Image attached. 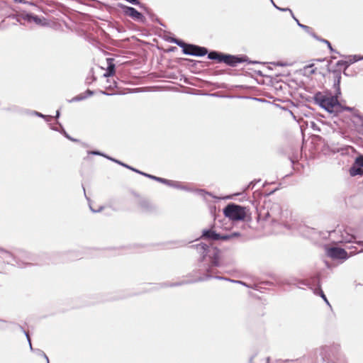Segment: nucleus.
I'll return each instance as SVG.
<instances>
[{"label":"nucleus","mask_w":363,"mask_h":363,"mask_svg":"<svg viewBox=\"0 0 363 363\" xmlns=\"http://www.w3.org/2000/svg\"><path fill=\"white\" fill-rule=\"evenodd\" d=\"M335 86H337L335 96L323 92H318L314 96L315 102L329 113H337L340 110V104L337 100L338 95L340 94V79H337Z\"/></svg>","instance_id":"1"},{"label":"nucleus","mask_w":363,"mask_h":363,"mask_svg":"<svg viewBox=\"0 0 363 363\" xmlns=\"http://www.w3.org/2000/svg\"><path fill=\"white\" fill-rule=\"evenodd\" d=\"M225 217L232 220H242L246 216V208L232 203L228 205L223 210Z\"/></svg>","instance_id":"2"},{"label":"nucleus","mask_w":363,"mask_h":363,"mask_svg":"<svg viewBox=\"0 0 363 363\" xmlns=\"http://www.w3.org/2000/svg\"><path fill=\"white\" fill-rule=\"evenodd\" d=\"M175 43L183 48L184 53L186 55L203 56L207 53V50L204 48H201L193 45H186L184 43L176 40Z\"/></svg>","instance_id":"3"},{"label":"nucleus","mask_w":363,"mask_h":363,"mask_svg":"<svg viewBox=\"0 0 363 363\" xmlns=\"http://www.w3.org/2000/svg\"><path fill=\"white\" fill-rule=\"evenodd\" d=\"M198 250L205 254L204 256H208L214 266H219V253L220 251L216 247H209L206 244H199L197 246Z\"/></svg>","instance_id":"4"},{"label":"nucleus","mask_w":363,"mask_h":363,"mask_svg":"<svg viewBox=\"0 0 363 363\" xmlns=\"http://www.w3.org/2000/svg\"><path fill=\"white\" fill-rule=\"evenodd\" d=\"M208 58L211 60H218V62H224L226 64L235 66L236 64L240 62V60L232 55H220L216 52H211L208 54Z\"/></svg>","instance_id":"5"},{"label":"nucleus","mask_w":363,"mask_h":363,"mask_svg":"<svg viewBox=\"0 0 363 363\" xmlns=\"http://www.w3.org/2000/svg\"><path fill=\"white\" fill-rule=\"evenodd\" d=\"M326 255L334 259L345 260L348 258L347 252L344 249L335 247L327 248Z\"/></svg>","instance_id":"6"},{"label":"nucleus","mask_w":363,"mask_h":363,"mask_svg":"<svg viewBox=\"0 0 363 363\" xmlns=\"http://www.w3.org/2000/svg\"><path fill=\"white\" fill-rule=\"evenodd\" d=\"M202 236L204 238H208V239L218 240H228L230 238H231L233 235L220 236L219 234L216 233V232H214L212 230H205L203 231Z\"/></svg>","instance_id":"7"},{"label":"nucleus","mask_w":363,"mask_h":363,"mask_svg":"<svg viewBox=\"0 0 363 363\" xmlns=\"http://www.w3.org/2000/svg\"><path fill=\"white\" fill-rule=\"evenodd\" d=\"M125 13L133 18L134 20H137L139 21H143L144 19V16L143 14L140 12H138L137 10H135L133 7L126 6L125 8Z\"/></svg>","instance_id":"8"},{"label":"nucleus","mask_w":363,"mask_h":363,"mask_svg":"<svg viewBox=\"0 0 363 363\" xmlns=\"http://www.w3.org/2000/svg\"><path fill=\"white\" fill-rule=\"evenodd\" d=\"M360 60H363V56L361 57V56H359V55H350L347 57V61H341V62H338V65H346V67H347L350 65L355 62H357Z\"/></svg>","instance_id":"9"},{"label":"nucleus","mask_w":363,"mask_h":363,"mask_svg":"<svg viewBox=\"0 0 363 363\" xmlns=\"http://www.w3.org/2000/svg\"><path fill=\"white\" fill-rule=\"evenodd\" d=\"M350 174L352 177H354L357 175H362L363 169L360 167L356 166V164L354 163L350 169Z\"/></svg>","instance_id":"10"},{"label":"nucleus","mask_w":363,"mask_h":363,"mask_svg":"<svg viewBox=\"0 0 363 363\" xmlns=\"http://www.w3.org/2000/svg\"><path fill=\"white\" fill-rule=\"evenodd\" d=\"M315 72V69H313V65H309L308 66L304 67L303 68V73L305 75L309 76L313 74H314Z\"/></svg>","instance_id":"11"},{"label":"nucleus","mask_w":363,"mask_h":363,"mask_svg":"<svg viewBox=\"0 0 363 363\" xmlns=\"http://www.w3.org/2000/svg\"><path fill=\"white\" fill-rule=\"evenodd\" d=\"M26 19L30 22L33 21L37 24H40L42 22L41 19L39 18L38 16L29 14L26 15Z\"/></svg>","instance_id":"12"},{"label":"nucleus","mask_w":363,"mask_h":363,"mask_svg":"<svg viewBox=\"0 0 363 363\" xmlns=\"http://www.w3.org/2000/svg\"><path fill=\"white\" fill-rule=\"evenodd\" d=\"M132 170L135 171V172H138V173H140V174H144V175H145V176H147V177H150V178H152V179H155V180H157V181H160V182H164V183H168V184H169V183L170 182L169 181H167V180H165V179H162V178H160V177H155V176H152V175H149V174H147L142 173V172H139V171H138V170H135V169H132Z\"/></svg>","instance_id":"13"},{"label":"nucleus","mask_w":363,"mask_h":363,"mask_svg":"<svg viewBox=\"0 0 363 363\" xmlns=\"http://www.w3.org/2000/svg\"><path fill=\"white\" fill-rule=\"evenodd\" d=\"M355 236L353 235L347 234L346 236L342 235V242H352L354 239H355Z\"/></svg>","instance_id":"14"},{"label":"nucleus","mask_w":363,"mask_h":363,"mask_svg":"<svg viewBox=\"0 0 363 363\" xmlns=\"http://www.w3.org/2000/svg\"><path fill=\"white\" fill-rule=\"evenodd\" d=\"M354 163L356 164V166H359L361 168H362L363 167V155H360V156L357 157L355 159V161Z\"/></svg>","instance_id":"15"},{"label":"nucleus","mask_w":363,"mask_h":363,"mask_svg":"<svg viewBox=\"0 0 363 363\" xmlns=\"http://www.w3.org/2000/svg\"><path fill=\"white\" fill-rule=\"evenodd\" d=\"M106 158H108V159H110V160H113V161H115V162H117V163H119V164H122V165H123V166H125V167H128V168H130V167H128V165L123 164H122L121 162H118V161H117V160H113V159H112V158H110V157H108V156H106ZM133 169V168H131V169Z\"/></svg>","instance_id":"16"},{"label":"nucleus","mask_w":363,"mask_h":363,"mask_svg":"<svg viewBox=\"0 0 363 363\" xmlns=\"http://www.w3.org/2000/svg\"><path fill=\"white\" fill-rule=\"evenodd\" d=\"M320 296L324 299V301L329 305V302L323 291H320Z\"/></svg>","instance_id":"17"},{"label":"nucleus","mask_w":363,"mask_h":363,"mask_svg":"<svg viewBox=\"0 0 363 363\" xmlns=\"http://www.w3.org/2000/svg\"><path fill=\"white\" fill-rule=\"evenodd\" d=\"M271 1L272 2V4H274V6L277 9H279V10H281V11H289L291 13V11L289 9H280V8L277 7V6L274 4V3L273 2V1H272V0H271Z\"/></svg>","instance_id":"18"},{"label":"nucleus","mask_w":363,"mask_h":363,"mask_svg":"<svg viewBox=\"0 0 363 363\" xmlns=\"http://www.w3.org/2000/svg\"><path fill=\"white\" fill-rule=\"evenodd\" d=\"M89 207H90V209H91L93 212H97V211H99L100 210H101V209H102V207H101L99 210H94V209L92 208V206H91V204H89Z\"/></svg>","instance_id":"19"},{"label":"nucleus","mask_w":363,"mask_h":363,"mask_svg":"<svg viewBox=\"0 0 363 363\" xmlns=\"http://www.w3.org/2000/svg\"><path fill=\"white\" fill-rule=\"evenodd\" d=\"M303 28L306 31H307V32H309V30H310V29H311V28H310L308 26H303Z\"/></svg>","instance_id":"20"},{"label":"nucleus","mask_w":363,"mask_h":363,"mask_svg":"<svg viewBox=\"0 0 363 363\" xmlns=\"http://www.w3.org/2000/svg\"><path fill=\"white\" fill-rule=\"evenodd\" d=\"M91 154H93V155H102L101 153H100L99 152H96V151L91 152Z\"/></svg>","instance_id":"21"},{"label":"nucleus","mask_w":363,"mask_h":363,"mask_svg":"<svg viewBox=\"0 0 363 363\" xmlns=\"http://www.w3.org/2000/svg\"><path fill=\"white\" fill-rule=\"evenodd\" d=\"M43 355L45 358V359L47 361V363H49V359H48V356L45 353H43Z\"/></svg>","instance_id":"22"},{"label":"nucleus","mask_w":363,"mask_h":363,"mask_svg":"<svg viewBox=\"0 0 363 363\" xmlns=\"http://www.w3.org/2000/svg\"><path fill=\"white\" fill-rule=\"evenodd\" d=\"M296 21H297L298 25L300 27L303 28V26H305V25L301 24V23L298 21V20H296Z\"/></svg>","instance_id":"23"},{"label":"nucleus","mask_w":363,"mask_h":363,"mask_svg":"<svg viewBox=\"0 0 363 363\" xmlns=\"http://www.w3.org/2000/svg\"><path fill=\"white\" fill-rule=\"evenodd\" d=\"M26 335H27V337H28V341H29V345H30V348H32V346H31V342H30V338H29V337H28V335L27 334Z\"/></svg>","instance_id":"24"},{"label":"nucleus","mask_w":363,"mask_h":363,"mask_svg":"<svg viewBox=\"0 0 363 363\" xmlns=\"http://www.w3.org/2000/svg\"><path fill=\"white\" fill-rule=\"evenodd\" d=\"M325 43H328V47L330 48V50H332V47H331V45H330V43H329L328 41H327V40H325Z\"/></svg>","instance_id":"25"},{"label":"nucleus","mask_w":363,"mask_h":363,"mask_svg":"<svg viewBox=\"0 0 363 363\" xmlns=\"http://www.w3.org/2000/svg\"><path fill=\"white\" fill-rule=\"evenodd\" d=\"M109 72L111 73L113 72V67H110Z\"/></svg>","instance_id":"26"},{"label":"nucleus","mask_w":363,"mask_h":363,"mask_svg":"<svg viewBox=\"0 0 363 363\" xmlns=\"http://www.w3.org/2000/svg\"><path fill=\"white\" fill-rule=\"evenodd\" d=\"M357 243H358L359 245H363V242L359 241V242H357Z\"/></svg>","instance_id":"27"},{"label":"nucleus","mask_w":363,"mask_h":363,"mask_svg":"<svg viewBox=\"0 0 363 363\" xmlns=\"http://www.w3.org/2000/svg\"><path fill=\"white\" fill-rule=\"evenodd\" d=\"M59 115H60V112H59V111H57V117H58V116H59Z\"/></svg>","instance_id":"28"},{"label":"nucleus","mask_w":363,"mask_h":363,"mask_svg":"<svg viewBox=\"0 0 363 363\" xmlns=\"http://www.w3.org/2000/svg\"><path fill=\"white\" fill-rule=\"evenodd\" d=\"M267 363H269V357L267 359Z\"/></svg>","instance_id":"29"},{"label":"nucleus","mask_w":363,"mask_h":363,"mask_svg":"<svg viewBox=\"0 0 363 363\" xmlns=\"http://www.w3.org/2000/svg\"><path fill=\"white\" fill-rule=\"evenodd\" d=\"M38 116H42V117L43 116L42 114H40V113H38Z\"/></svg>","instance_id":"30"},{"label":"nucleus","mask_w":363,"mask_h":363,"mask_svg":"<svg viewBox=\"0 0 363 363\" xmlns=\"http://www.w3.org/2000/svg\"><path fill=\"white\" fill-rule=\"evenodd\" d=\"M337 363H340V362H339V360H337Z\"/></svg>","instance_id":"31"}]
</instances>
